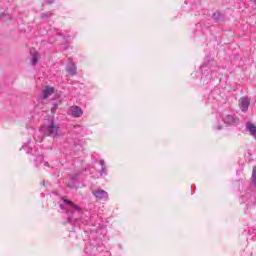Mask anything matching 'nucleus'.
<instances>
[{
  "label": "nucleus",
  "instance_id": "1",
  "mask_svg": "<svg viewBox=\"0 0 256 256\" xmlns=\"http://www.w3.org/2000/svg\"><path fill=\"white\" fill-rule=\"evenodd\" d=\"M64 203L68 205L67 209H70L66 210L67 223H77L83 217L81 208L68 199H64Z\"/></svg>",
  "mask_w": 256,
  "mask_h": 256
},
{
  "label": "nucleus",
  "instance_id": "2",
  "mask_svg": "<svg viewBox=\"0 0 256 256\" xmlns=\"http://www.w3.org/2000/svg\"><path fill=\"white\" fill-rule=\"evenodd\" d=\"M40 131L43 132L44 137H52V139H59L61 137V128L53 120L43 125Z\"/></svg>",
  "mask_w": 256,
  "mask_h": 256
},
{
  "label": "nucleus",
  "instance_id": "3",
  "mask_svg": "<svg viewBox=\"0 0 256 256\" xmlns=\"http://www.w3.org/2000/svg\"><path fill=\"white\" fill-rule=\"evenodd\" d=\"M251 105V101L247 97H241L239 100V107L243 113H247L249 111V106Z\"/></svg>",
  "mask_w": 256,
  "mask_h": 256
},
{
  "label": "nucleus",
  "instance_id": "4",
  "mask_svg": "<svg viewBox=\"0 0 256 256\" xmlns=\"http://www.w3.org/2000/svg\"><path fill=\"white\" fill-rule=\"evenodd\" d=\"M92 195H94L98 201H101V199H109V194L105 190H93Z\"/></svg>",
  "mask_w": 256,
  "mask_h": 256
},
{
  "label": "nucleus",
  "instance_id": "5",
  "mask_svg": "<svg viewBox=\"0 0 256 256\" xmlns=\"http://www.w3.org/2000/svg\"><path fill=\"white\" fill-rule=\"evenodd\" d=\"M223 121L226 125H237L239 123V118H237L233 115H226L223 118Z\"/></svg>",
  "mask_w": 256,
  "mask_h": 256
},
{
  "label": "nucleus",
  "instance_id": "6",
  "mask_svg": "<svg viewBox=\"0 0 256 256\" xmlns=\"http://www.w3.org/2000/svg\"><path fill=\"white\" fill-rule=\"evenodd\" d=\"M68 61L70 64L66 67V71L69 73V75L74 77V75H77V66L75 63L71 62V58H68Z\"/></svg>",
  "mask_w": 256,
  "mask_h": 256
},
{
  "label": "nucleus",
  "instance_id": "7",
  "mask_svg": "<svg viewBox=\"0 0 256 256\" xmlns=\"http://www.w3.org/2000/svg\"><path fill=\"white\" fill-rule=\"evenodd\" d=\"M55 93V88L46 86L42 92V99H49Z\"/></svg>",
  "mask_w": 256,
  "mask_h": 256
},
{
  "label": "nucleus",
  "instance_id": "8",
  "mask_svg": "<svg viewBox=\"0 0 256 256\" xmlns=\"http://www.w3.org/2000/svg\"><path fill=\"white\" fill-rule=\"evenodd\" d=\"M72 117H81L83 115V110L79 106L70 107Z\"/></svg>",
  "mask_w": 256,
  "mask_h": 256
},
{
  "label": "nucleus",
  "instance_id": "9",
  "mask_svg": "<svg viewBox=\"0 0 256 256\" xmlns=\"http://www.w3.org/2000/svg\"><path fill=\"white\" fill-rule=\"evenodd\" d=\"M246 127H247V129L249 130L250 135H252V137H254V138L256 139V126L253 125V123L248 122V123L246 124Z\"/></svg>",
  "mask_w": 256,
  "mask_h": 256
},
{
  "label": "nucleus",
  "instance_id": "10",
  "mask_svg": "<svg viewBox=\"0 0 256 256\" xmlns=\"http://www.w3.org/2000/svg\"><path fill=\"white\" fill-rule=\"evenodd\" d=\"M212 19L216 22V23H222L223 22V14H221L220 12H215L212 15Z\"/></svg>",
  "mask_w": 256,
  "mask_h": 256
},
{
  "label": "nucleus",
  "instance_id": "11",
  "mask_svg": "<svg viewBox=\"0 0 256 256\" xmlns=\"http://www.w3.org/2000/svg\"><path fill=\"white\" fill-rule=\"evenodd\" d=\"M39 63V53L35 52L31 58V65H37Z\"/></svg>",
  "mask_w": 256,
  "mask_h": 256
},
{
  "label": "nucleus",
  "instance_id": "12",
  "mask_svg": "<svg viewBox=\"0 0 256 256\" xmlns=\"http://www.w3.org/2000/svg\"><path fill=\"white\" fill-rule=\"evenodd\" d=\"M75 183H77V178H72L70 182H68V187L70 189H75Z\"/></svg>",
  "mask_w": 256,
  "mask_h": 256
},
{
  "label": "nucleus",
  "instance_id": "13",
  "mask_svg": "<svg viewBox=\"0 0 256 256\" xmlns=\"http://www.w3.org/2000/svg\"><path fill=\"white\" fill-rule=\"evenodd\" d=\"M53 13L51 12H46V13H42L40 15V19H49V17H52Z\"/></svg>",
  "mask_w": 256,
  "mask_h": 256
},
{
  "label": "nucleus",
  "instance_id": "14",
  "mask_svg": "<svg viewBox=\"0 0 256 256\" xmlns=\"http://www.w3.org/2000/svg\"><path fill=\"white\" fill-rule=\"evenodd\" d=\"M35 163H36V167H39V163H43V156L41 155L37 156Z\"/></svg>",
  "mask_w": 256,
  "mask_h": 256
},
{
  "label": "nucleus",
  "instance_id": "15",
  "mask_svg": "<svg viewBox=\"0 0 256 256\" xmlns=\"http://www.w3.org/2000/svg\"><path fill=\"white\" fill-rule=\"evenodd\" d=\"M252 183L256 187V170H255V168H253V172H252Z\"/></svg>",
  "mask_w": 256,
  "mask_h": 256
},
{
  "label": "nucleus",
  "instance_id": "16",
  "mask_svg": "<svg viewBox=\"0 0 256 256\" xmlns=\"http://www.w3.org/2000/svg\"><path fill=\"white\" fill-rule=\"evenodd\" d=\"M100 175H105V173H107V168L106 167H102V169L100 170Z\"/></svg>",
  "mask_w": 256,
  "mask_h": 256
},
{
  "label": "nucleus",
  "instance_id": "17",
  "mask_svg": "<svg viewBox=\"0 0 256 256\" xmlns=\"http://www.w3.org/2000/svg\"><path fill=\"white\" fill-rule=\"evenodd\" d=\"M58 107H59V105L57 103L52 104V109H57Z\"/></svg>",
  "mask_w": 256,
  "mask_h": 256
},
{
  "label": "nucleus",
  "instance_id": "18",
  "mask_svg": "<svg viewBox=\"0 0 256 256\" xmlns=\"http://www.w3.org/2000/svg\"><path fill=\"white\" fill-rule=\"evenodd\" d=\"M221 129H223V127L218 124V125L216 126V130H217V131H221Z\"/></svg>",
  "mask_w": 256,
  "mask_h": 256
},
{
  "label": "nucleus",
  "instance_id": "19",
  "mask_svg": "<svg viewBox=\"0 0 256 256\" xmlns=\"http://www.w3.org/2000/svg\"><path fill=\"white\" fill-rule=\"evenodd\" d=\"M100 165H101V167H105V160H100Z\"/></svg>",
  "mask_w": 256,
  "mask_h": 256
},
{
  "label": "nucleus",
  "instance_id": "20",
  "mask_svg": "<svg viewBox=\"0 0 256 256\" xmlns=\"http://www.w3.org/2000/svg\"><path fill=\"white\" fill-rule=\"evenodd\" d=\"M60 209H62L63 211H67V208H65V206H63V204H60Z\"/></svg>",
  "mask_w": 256,
  "mask_h": 256
},
{
  "label": "nucleus",
  "instance_id": "21",
  "mask_svg": "<svg viewBox=\"0 0 256 256\" xmlns=\"http://www.w3.org/2000/svg\"><path fill=\"white\" fill-rule=\"evenodd\" d=\"M56 111H57V108H52V109H51V113H52V114H55Z\"/></svg>",
  "mask_w": 256,
  "mask_h": 256
},
{
  "label": "nucleus",
  "instance_id": "22",
  "mask_svg": "<svg viewBox=\"0 0 256 256\" xmlns=\"http://www.w3.org/2000/svg\"><path fill=\"white\" fill-rule=\"evenodd\" d=\"M45 167H49V162H44Z\"/></svg>",
  "mask_w": 256,
  "mask_h": 256
},
{
  "label": "nucleus",
  "instance_id": "23",
  "mask_svg": "<svg viewBox=\"0 0 256 256\" xmlns=\"http://www.w3.org/2000/svg\"><path fill=\"white\" fill-rule=\"evenodd\" d=\"M49 5H51V3H53V0H48Z\"/></svg>",
  "mask_w": 256,
  "mask_h": 256
},
{
  "label": "nucleus",
  "instance_id": "24",
  "mask_svg": "<svg viewBox=\"0 0 256 256\" xmlns=\"http://www.w3.org/2000/svg\"><path fill=\"white\" fill-rule=\"evenodd\" d=\"M0 17H5V14H3V13H2V14H0Z\"/></svg>",
  "mask_w": 256,
  "mask_h": 256
},
{
  "label": "nucleus",
  "instance_id": "25",
  "mask_svg": "<svg viewBox=\"0 0 256 256\" xmlns=\"http://www.w3.org/2000/svg\"><path fill=\"white\" fill-rule=\"evenodd\" d=\"M253 3H254V5H255V7H256V0H253Z\"/></svg>",
  "mask_w": 256,
  "mask_h": 256
}]
</instances>
